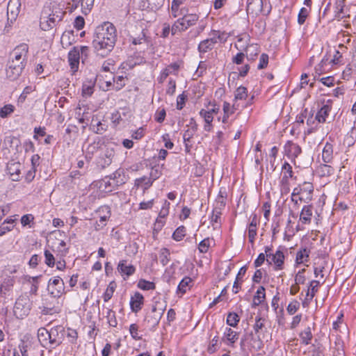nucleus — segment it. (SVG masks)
<instances>
[{"label":"nucleus","instance_id":"f257e3e1","mask_svg":"<svg viewBox=\"0 0 356 356\" xmlns=\"http://www.w3.org/2000/svg\"><path fill=\"white\" fill-rule=\"evenodd\" d=\"M116 38V29L112 23L106 22L98 26L92 40V46L97 55L106 56L113 50Z\"/></svg>","mask_w":356,"mask_h":356},{"label":"nucleus","instance_id":"f03ea898","mask_svg":"<svg viewBox=\"0 0 356 356\" xmlns=\"http://www.w3.org/2000/svg\"><path fill=\"white\" fill-rule=\"evenodd\" d=\"M65 12L63 8L56 3L45 6L42 11L40 26L44 31L54 28L58 22L62 21Z\"/></svg>","mask_w":356,"mask_h":356},{"label":"nucleus","instance_id":"7ed1b4c3","mask_svg":"<svg viewBox=\"0 0 356 356\" xmlns=\"http://www.w3.org/2000/svg\"><path fill=\"white\" fill-rule=\"evenodd\" d=\"M199 17L196 14H188L177 19L172 26L171 32L172 35L178 32L186 31L190 26L194 25L198 20Z\"/></svg>","mask_w":356,"mask_h":356},{"label":"nucleus","instance_id":"20e7f679","mask_svg":"<svg viewBox=\"0 0 356 356\" xmlns=\"http://www.w3.org/2000/svg\"><path fill=\"white\" fill-rule=\"evenodd\" d=\"M164 309L159 302H155L152 305L150 312L147 314L145 318V322L149 327L153 329L159 324L163 314Z\"/></svg>","mask_w":356,"mask_h":356},{"label":"nucleus","instance_id":"39448f33","mask_svg":"<svg viewBox=\"0 0 356 356\" xmlns=\"http://www.w3.org/2000/svg\"><path fill=\"white\" fill-rule=\"evenodd\" d=\"M30 310L29 300L26 298H19L17 300L14 312L18 318H22L26 316Z\"/></svg>","mask_w":356,"mask_h":356},{"label":"nucleus","instance_id":"423d86ee","mask_svg":"<svg viewBox=\"0 0 356 356\" xmlns=\"http://www.w3.org/2000/svg\"><path fill=\"white\" fill-rule=\"evenodd\" d=\"M49 343L58 346L64 337L65 329L61 325L52 327L49 331Z\"/></svg>","mask_w":356,"mask_h":356},{"label":"nucleus","instance_id":"0eeeda50","mask_svg":"<svg viewBox=\"0 0 356 356\" xmlns=\"http://www.w3.org/2000/svg\"><path fill=\"white\" fill-rule=\"evenodd\" d=\"M29 47L26 44H21L16 47L10 53V60L26 61Z\"/></svg>","mask_w":356,"mask_h":356},{"label":"nucleus","instance_id":"6e6552de","mask_svg":"<svg viewBox=\"0 0 356 356\" xmlns=\"http://www.w3.org/2000/svg\"><path fill=\"white\" fill-rule=\"evenodd\" d=\"M21 7L20 0H10L7 6L8 19L12 23L15 21Z\"/></svg>","mask_w":356,"mask_h":356},{"label":"nucleus","instance_id":"1a4fd4ad","mask_svg":"<svg viewBox=\"0 0 356 356\" xmlns=\"http://www.w3.org/2000/svg\"><path fill=\"white\" fill-rule=\"evenodd\" d=\"M302 196L299 197L300 201L309 202L312 200V194L314 192V186L311 182L305 181L300 184Z\"/></svg>","mask_w":356,"mask_h":356},{"label":"nucleus","instance_id":"9d476101","mask_svg":"<svg viewBox=\"0 0 356 356\" xmlns=\"http://www.w3.org/2000/svg\"><path fill=\"white\" fill-rule=\"evenodd\" d=\"M80 57L79 47H74L68 54V61L73 72L78 70Z\"/></svg>","mask_w":356,"mask_h":356},{"label":"nucleus","instance_id":"9b49d317","mask_svg":"<svg viewBox=\"0 0 356 356\" xmlns=\"http://www.w3.org/2000/svg\"><path fill=\"white\" fill-rule=\"evenodd\" d=\"M284 152L289 158L294 159L301 153L302 149L298 144L289 140L284 145Z\"/></svg>","mask_w":356,"mask_h":356},{"label":"nucleus","instance_id":"f8f14e48","mask_svg":"<svg viewBox=\"0 0 356 356\" xmlns=\"http://www.w3.org/2000/svg\"><path fill=\"white\" fill-rule=\"evenodd\" d=\"M262 0H248L247 1V13L252 16L259 15L262 11Z\"/></svg>","mask_w":356,"mask_h":356},{"label":"nucleus","instance_id":"ddd939ff","mask_svg":"<svg viewBox=\"0 0 356 356\" xmlns=\"http://www.w3.org/2000/svg\"><path fill=\"white\" fill-rule=\"evenodd\" d=\"M266 322V318L263 316H257L255 318V323L253 326V329L257 334H258V341H257V349H260L261 348L262 342L260 339V333L265 328V324Z\"/></svg>","mask_w":356,"mask_h":356},{"label":"nucleus","instance_id":"4468645a","mask_svg":"<svg viewBox=\"0 0 356 356\" xmlns=\"http://www.w3.org/2000/svg\"><path fill=\"white\" fill-rule=\"evenodd\" d=\"M54 286L56 288L51 289V293L54 296H59L64 290V282L60 277H55L52 280H49V287L53 288Z\"/></svg>","mask_w":356,"mask_h":356},{"label":"nucleus","instance_id":"2eb2a0df","mask_svg":"<svg viewBox=\"0 0 356 356\" xmlns=\"http://www.w3.org/2000/svg\"><path fill=\"white\" fill-rule=\"evenodd\" d=\"M7 170L13 181H18L21 171L19 162L10 161L7 165Z\"/></svg>","mask_w":356,"mask_h":356},{"label":"nucleus","instance_id":"dca6fc26","mask_svg":"<svg viewBox=\"0 0 356 356\" xmlns=\"http://www.w3.org/2000/svg\"><path fill=\"white\" fill-rule=\"evenodd\" d=\"M270 261L275 265V270H282L284 263V255L281 250H277L275 254H271Z\"/></svg>","mask_w":356,"mask_h":356},{"label":"nucleus","instance_id":"f3484780","mask_svg":"<svg viewBox=\"0 0 356 356\" xmlns=\"http://www.w3.org/2000/svg\"><path fill=\"white\" fill-rule=\"evenodd\" d=\"M144 298L143 295L138 292L135 293L134 296L131 297L130 301V306L132 312L137 313L141 309V306L143 305Z\"/></svg>","mask_w":356,"mask_h":356},{"label":"nucleus","instance_id":"a211bd4d","mask_svg":"<svg viewBox=\"0 0 356 356\" xmlns=\"http://www.w3.org/2000/svg\"><path fill=\"white\" fill-rule=\"evenodd\" d=\"M238 339V333L234 331L232 329L229 327H226L224 332V336L222 337V341L226 340L227 341V345L233 347L234 343Z\"/></svg>","mask_w":356,"mask_h":356},{"label":"nucleus","instance_id":"6ab92c4d","mask_svg":"<svg viewBox=\"0 0 356 356\" xmlns=\"http://www.w3.org/2000/svg\"><path fill=\"white\" fill-rule=\"evenodd\" d=\"M312 208V205H305L302 209L300 214V220L303 224H309L311 222L313 214Z\"/></svg>","mask_w":356,"mask_h":356},{"label":"nucleus","instance_id":"aec40b11","mask_svg":"<svg viewBox=\"0 0 356 356\" xmlns=\"http://www.w3.org/2000/svg\"><path fill=\"white\" fill-rule=\"evenodd\" d=\"M118 270L121 274L129 277L135 273L136 268L133 265H127L126 260H122L118 264Z\"/></svg>","mask_w":356,"mask_h":356},{"label":"nucleus","instance_id":"412c9836","mask_svg":"<svg viewBox=\"0 0 356 356\" xmlns=\"http://www.w3.org/2000/svg\"><path fill=\"white\" fill-rule=\"evenodd\" d=\"M281 175L282 178L280 181L289 182V178L293 177L292 166L286 161L282 164Z\"/></svg>","mask_w":356,"mask_h":356},{"label":"nucleus","instance_id":"4be33fe9","mask_svg":"<svg viewBox=\"0 0 356 356\" xmlns=\"http://www.w3.org/2000/svg\"><path fill=\"white\" fill-rule=\"evenodd\" d=\"M23 70L24 69H22L19 65H8L6 76L11 81L16 80L22 74Z\"/></svg>","mask_w":356,"mask_h":356},{"label":"nucleus","instance_id":"5701e85b","mask_svg":"<svg viewBox=\"0 0 356 356\" xmlns=\"http://www.w3.org/2000/svg\"><path fill=\"white\" fill-rule=\"evenodd\" d=\"M216 44V40L211 35L210 38L202 41L198 46V49L201 53H206L211 50Z\"/></svg>","mask_w":356,"mask_h":356},{"label":"nucleus","instance_id":"b1692460","mask_svg":"<svg viewBox=\"0 0 356 356\" xmlns=\"http://www.w3.org/2000/svg\"><path fill=\"white\" fill-rule=\"evenodd\" d=\"M322 159L325 163H330L333 159V146L327 143L323 147L322 152Z\"/></svg>","mask_w":356,"mask_h":356},{"label":"nucleus","instance_id":"393cba45","mask_svg":"<svg viewBox=\"0 0 356 356\" xmlns=\"http://www.w3.org/2000/svg\"><path fill=\"white\" fill-rule=\"evenodd\" d=\"M266 298L265 288L262 286H259L253 298V307H256L261 304Z\"/></svg>","mask_w":356,"mask_h":356},{"label":"nucleus","instance_id":"a878e982","mask_svg":"<svg viewBox=\"0 0 356 356\" xmlns=\"http://www.w3.org/2000/svg\"><path fill=\"white\" fill-rule=\"evenodd\" d=\"M38 338L40 343L45 346L48 343H49V332L44 327H40L38 330Z\"/></svg>","mask_w":356,"mask_h":356},{"label":"nucleus","instance_id":"bb28decb","mask_svg":"<svg viewBox=\"0 0 356 356\" xmlns=\"http://www.w3.org/2000/svg\"><path fill=\"white\" fill-rule=\"evenodd\" d=\"M330 111V107L328 105H324L316 113V120L320 123H323L326 120Z\"/></svg>","mask_w":356,"mask_h":356},{"label":"nucleus","instance_id":"cd10ccee","mask_svg":"<svg viewBox=\"0 0 356 356\" xmlns=\"http://www.w3.org/2000/svg\"><path fill=\"white\" fill-rule=\"evenodd\" d=\"M97 124H95V117H92L90 128L91 129L97 134H102L104 131H106L107 127L102 124L99 119H97Z\"/></svg>","mask_w":356,"mask_h":356},{"label":"nucleus","instance_id":"c85d7f7f","mask_svg":"<svg viewBox=\"0 0 356 356\" xmlns=\"http://www.w3.org/2000/svg\"><path fill=\"white\" fill-rule=\"evenodd\" d=\"M320 284V282L318 280H313L310 282L309 286L307 293L306 300H311L315 296L318 291V286Z\"/></svg>","mask_w":356,"mask_h":356},{"label":"nucleus","instance_id":"c756f323","mask_svg":"<svg viewBox=\"0 0 356 356\" xmlns=\"http://www.w3.org/2000/svg\"><path fill=\"white\" fill-rule=\"evenodd\" d=\"M197 129V124H196L195 122H194V125H193L192 127H191V129L186 130L185 132L184 133L183 138H184V140L186 143V148L188 151V146L187 143L189 142L191 138H193V136L195 134V133L196 132Z\"/></svg>","mask_w":356,"mask_h":356},{"label":"nucleus","instance_id":"7c9ffc66","mask_svg":"<svg viewBox=\"0 0 356 356\" xmlns=\"http://www.w3.org/2000/svg\"><path fill=\"white\" fill-rule=\"evenodd\" d=\"M300 337L302 341V343L308 345L313 337L310 327H306L300 334Z\"/></svg>","mask_w":356,"mask_h":356},{"label":"nucleus","instance_id":"2f4dec72","mask_svg":"<svg viewBox=\"0 0 356 356\" xmlns=\"http://www.w3.org/2000/svg\"><path fill=\"white\" fill-rule=\"evenodd\" d=\"M309 256V250L305 248L299 250L296 254V261L297 264H302L308 260Z\"/></svg>","mask_w":356,"mask_h":356},{"label":"nucleus","instance_id":"473e14b6","mask_svg":"<svg viewBox=\"0 0 356 356\" xmlns=\"http://www.w3.org/2000/svg\"><path fill=\"white\" fill-rule=\"evenodd\" d=\"M74 36L71 32H64L60 38V43L63 47H67L72 44Z\"/></svg>","mask_w":356,"mask_h":356},{"label":"nucleus","instance_id":"72a5a7b5","mask_svg":"<svg viewBox=\"0 0 356 356\" xmlns=\"http://www.w3.org/2000/svg\"><path fill=\"white\" fill-rule=\"evenodd\" d=\"M248 97V90L244 86H239L235 91L234 94V99L236 100H242L246 99Z\"/></svg>","mask_w":356,"mask_h":356},{"label":"nucleus","instance_id":"f704fd0d","mask_svg":"<svg viewBox=\"0 0 356 356\" xmlns=\"http://www.w3.org/2000/svg\"><path fill=\"white\" fill-rule=\"evenodd\" d=\"M318 172L321 176H330L334 172V168L327 164H323L319 166Z\"/></svg>","mask_w":356,"mask_h":356},{"label":"nucleus","instance_id":"c9c22d12","mask_svg":"<svg viewBox=\"0 0 356 356\" xmlns=\"http://www.w3.org/2000/svg\"><path fill=\"white\" fill-rule=\"evenodd\" d=\"M162 175V166L159 165H154L152 168L151 172L149 173V178L154 181L157 179H159Z\"/></svg>","mask_w":356,"mask_h":356},{"label":"nucleus","instance_id":"e433bc0d","mask_svg":"<svg viewBox=\"0 0 356 356\" xmlns=\"http://www.w3.org/2000/svg\"><path fill=\"white\" fill-rule=\"evenodd\" d=\"M95 0H82L81 9L84 15H88L92 10Z\"/></svg>","mask_w":356,"mask_h":356},{"label":"nucleus","instance_id":"4c0bfd02","mask_svg":"<svg viewBox=\"0 0 356 356\" xmlns=\"http://www.w3.org/2000/svg\"><path fill=\"white\" fill-rule=\"evenodd\" d=\"M223 113L227 115H232L238 109V105L234 104L232 106L229 103L225 102L223 103Z\"/></svg>","mask_w":356,"mask_h":356},{"label":"nucleus","instance_id":"58836bf2","mask_svg":"<svg viewBox=\"0 0 356 356\" xmlns=\"http://www.w3.org/2000/svg\"><path fill=\"white\" fill-rule=\"evenodd\" d=\"M170 252L167 248H162L159 252V259L163 266H165L169 262Z\"/></svg>","mask_w":356,"mask_h":356},{"label":"nucleus","instance_id":"ea45409f","mask_svg":"<svg viewBox=\"0 0 356 356\" xmlns=\"http://www.w3.org/2000/svg\"><path fill=\"white\" fill-rule=\"evenodd\" d=\"M240 318L236 313H229L227 317V323L231 327H236L239 322Z\"/></svg>","mask_w":356,"mask_h":356},{"label":"nucleus","instance_id":"a19ab883","mask_svg":"<svg viewBox=\"0 0 356 356\" xmlns=\"http://www.w3.org/2000/svg\"><path fill=\"white\" fill-rule=\"evenodd\" d=\"M186 235V227L184 226L179 227L173 233L172 238L177 241L182 240Z\"/></svg>","mask_w":356,"mask_h":356},{"label":"nucleus","instance_id":"79ce46f5","mask_svg":"<svg viewBox=\"0 0 356 356\" xmlns=\"http://www.w3.org/2000/svg\"><path fill=\"white\" fill-rule=\"evenodd\" d=\"M15 107L12 104L5 105L0 109V117L2 118H7L9 115L14 112Z\"/></svg>","mask_w":356,"mask_h":356},{"label":"nucleus","instance_id":"37998d69","mask_svg":"<svg viewBox=\"0 0 356 356\" xmlns=\"http://www.w3.org/2000/svg\"><path fill=\"white\" fill-rule=\"evenodd\" d=\"M138 286L143 290H152L156 287L154 282L145 280H140L138 283Z\"/></svg>","mask_w":356,"mask_h":356},{"label":"nucleus","instance_id":"c03bdc74","mask_svg":"<svg viewBox=\"0 0 356 356\" xmlns=\"http://www.w3.org/2000/svg\"><path fill=\"white\" fill-rule=\"evenodd\" d=\"M44 254V257H45L44 263L48 266L53 267L56 263L55 257L53 255V254L49 250H45Z\"/></svg>","mask_w":356,"mask_h":356},{"label":"nucleus","instance_id":"a18cd8bd","mask_svg":"<svg viewBox=\"0 0 356 356\" xmlns=\"http://www.w3.org/2000/svg\"><path fill=\"white\" fill-rule=\"evenodd\" d=\"M147 2V7L151 10H158L164 4L165 0H146Z\"/></svg>","mask_w":356,"mask_h":356},{"label":"nucleus","instance_id":"49530a36","mask_svg":"<svg viewBox=\"0 0 356 356\" xmlns=\"http://www.w3.org/2000/svg\"><path fill=\"white\" fill-rule=\"evenodd\" d=\"M334 349L337 351L338 356H344L343 342L340 338H337L335 341Z\"/></svg>","mask_w":356,"mask_h":356},{"label":"nucleus","instance_id":"de8ad7c7","mask_svg":"<svg viewBox=\"0 0 356 356\" xmlns=\"http://www.w3.org/2000/svg\"><path fill=\"white\" fill-rule=\"evenodd\" d=\"M200 116L204 118L205 123L211 124L213 121V116L212 115L211 111H206L204 109H202L200 111Z\"/></svg>","mask_w":356,"mask_h":356},{"label":"nucleus","instance_id":"09e8293b","mask_svg":"<svg viewBox=\"0 0 356 356\" xmlns=\"http://www.w3.org/2000/svg\"><path fill=\"white\" fill-rule=\"evenodd\" d=\"M192 282L191 278L188 277H184L178 285V291L181 292L182 293L186 291V288L188 286L189 284Z\"/></svg>","mask_w":356,"mask_h":356},{"label":"nucleus","instance_id":"8fccbe9b","mask_svg":"<svg viewBox=\"0 0 356 356\" xmlns=\"http://www.w3.org/2000/svg\"><path fill=\"white\" fill-rule=\"evenodd\" d=\"M309 14V10L306 8H302L299 12L298 16V22L299 24L302 25L305 23L307 16Z\"/></svg>","mask_w":356,"mask_h":356},{"label":"nucleus","instance_id":"3c124183","mask_svg":"<svg viewBox=\"0 0 356 356\" xmlns=\"http://www.w3.org/2000/svg\"><path fill=\"white\" fill-rule=\"evenodd\" d=\"M210 246L209 238H207L202 240L198 245V250L201 253H206L208 252Z\"/></svg>","mask_w":356,"mask_h":356},{"label":"nucleus","instance_id":"603ef678","mask_svg":"<svg viewBox=\"0 0 356 356\" xmlns=\"http://www.w3.org/2000/svg\"><path fill=\"white\" fill-rule=\"evenodd\" d=\"M344 1L341 0L337 2V9L336 17L338 18H343L346 17V15L343 11V7H344Z\"/></svg>","mask_w":356,"mask_h":356},{"label":"nucleus","instance_id":"864d4df0","mask_svg":"<svg viewBox=\"0 0 356 356\" xmlns=\"http://www.w3.org/2000/svg\"><path fill=\"white\" fill-rule=\"evenodd\" d=\"M218 342V337L215 336L211 341V342L207 348V351L209 353L212 354V353H214L217 350Z\"/></svg>","mask_w":356,"mask_h":356},{"label":"nucleus","instance_id":"5fc2aeb1","mask_svg":"<svg viewBox=\"0 0 356 356\" xmlns=\"http://www.w3.org/2000/svg\"><path fill=\"white\" fill-rule=\"evenodd\" d=\"M299 306H300V303L298 301L295 300L293 302H291L287 306V308H286L287 312L290 315H293L299 309Z\"/></svg>","mask_w":356,"mask_h":356},{"label":"nucleus","instance_id":"6e6d98bb","mask_svg":"<svg viewBox=\"0 0 356 356\" xmlns=\"http://www.w3.org/2000/svg\"><path fill=\"white\" fill-rule=\"evenodd\" d=\"M170 202L167 200H165L163 205L159 213V217L161 218H164L168 215L169 213V207H170Z\"/></svg>","mask_w":356,"mask_h":356},{"label":"nucleus","instance_id":"4d7b16f0","mask_svg":"<svg viewBox=\"0 0 356 356\" xmlns=\"http://www.w3.org/2000/svg\"><path fill=\"white\" fill-rule=\"evenodd\" d=\"M211 35H212L213 38H214L216 40V43H218V42H225L226 41L227 39V38L225 37V34L224 33H220L218 31H213Z\"/></svg>","mask_w":356,"mask_h":356},{"label":"nucleus","instance_id":"13d9d810","mask_svg":"<svg viewBox=\"0 0 356 356\" xmlns=\"http://www.w3.org/2000/svg\"><path fill=\"white\" fill-rule=\"evenodd\" d=\"M220 216H221V211L220 208L216 207L212 212V216L211 217V222L218 223L220 222Z\"/></svg>","mask_w":356,"mask_h":356},{"label":"nucleus","instance_id":"bf43d9fd","mask_svg":"<svg viewBox=\"0 0 356 356\" xmlns=\"http://www.w3.org/2000/svg\"><path fill=\"white\" fill-rule=\"evenodd\" d=\"M268 63V56L266 54H262L259 58L258 69L262 70L267 67Z\"/></svg>","mask_w":356,"mask_h":356},{"label":"nucleus","instance_id":"052dcab7","mask_svg":"<svg viewBox=\"0 0 356 356\" xmlns=\"http://www.w3.org/2000/svg\"><path fill=\"white\" fill-rule=\"evenodd\" d=\"M165 115H166V112L164 108L159 109L156 111V112L155 113V116H154L155 120L157 122L161 123L164 121Z\"/></svg>","mask_w":356,"mask_h":356},{"label":"nucleus","instance_id":"680f3d73","mask_svg":"<svg viewBox=\"0 0 356 356\" xmlns=\"http://www.w3.org/2000/svg\"><path fill=\"white\" fill-rule=\"evenodd\" d=\"M257 236V227H252L249 225L248 227V238L249 242L252 244L254 243L255 236Z\"/></svg>","mask_w":356,"mask_h":356},{"label":"nucleus","instance_id":"e2e57ef3","mask_svg":"<svg viewBox=\"0 0 356 356\" xmlns=\"http://www.w3.org/2000/svg\"><path fill=\"white\" fill-rule=\"evenodd\" d=\"M186 99V96L184 94H181L177 97V108L178 110H181L185 105V101Z\"/></svg>","mask_w":356,"mask_h":356},{"label":"nucleus","instance_id":"0e129e2a","mask_svg":"<svg viewBox=\"0 0 356 356\" xmlns=\"http://www.w3.org/2000/svg\"><path fill=\"white\" fill-rule=\"evenodd\" d=\"M138 326L134 323L130 325L129 327V332L131 335V337L135 339H140V337L138 336Z\"/></svg>","mask_w":356,"mask_h":356},{"label":"nucleus","instance_id":"69168bd1","mask_svg":"<svg viewBox=\"0 0 356 356\" xmlns=\"http://www.w3.org/2000/svg\"><path fill=\"white\" fill-rule=\"evenodd\" d=\"M280 192L281 194L286 195L290 192V184L289 182L280 181Z\"/></svg>","mask_w":356,"mask_h":356},{"label":"nucleus","instance_id":"338daca9","mask_svg":"<svg viewBox=\"0 0 356 356\" xmlns=\"http://www.w3.org/2000/svg\"><path fill=\"white\" fill-rule=\"evenodd\" d=\"M245 54L243 52L238 53L232 58V62L236 65H241L243 63Z\"/></svg>","mask_w":356,"mask_h":356},{"label":"nucleus","instance_id":"774afa93","mask_svg":"<svg viewBox=\"0 0 356 356\" xmlns=\"http://www.w3.org/2000/svg\"><path fill=\"white\" fill-rule=\"evenodd\" d=\"M176 89V82L174 80L170 79L168 82V86L166 90V93L169 95H172Z\"/></svg>","mask_w":356,"mask_h":356}]
</instances>
